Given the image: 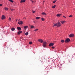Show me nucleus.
Masks as SVG:
<instances>
[{
  "label": "nucleus",
  "mask_w": 75,
  "mask_h": 75,
  "mask_svg": "<svg viewBox=\"0 0 75 75\" xmlns=\"http://www.w3.org/2000/svg\"><path fill=\"white\" fill-rule=\"evenodd\" d=\"M65 22H66L65 21H62L61 22V23L62 24H64V23H65Z\"/></svg>",
  "instance_id": "nucleus-17"
},
{
  "label": "nucleus",
  "mask_w": 75,
  "mask_h": 75,
  "mask_svg": "<svg viewBox=\"0 0 75 75\" xmlns=\"http://www.w3.org/2000/svg\"><path fill=\"white\" fill-rule=\"evenodd\" d=\"M31 1L32 3H35L36 2V1H33L32 0H30Z\"/></svg>",
  "instance_id": "nucleus-9"
},
{
  "label": "nucleus",
  "mask_w": 75,
  "mask_h": 75,
  "mask_svg": "<svg viewBox=\"0 0 75 75\" xmlns=\"http://www.w3.org/2000/svg\"><path fill=\"white\" fill-rule=\"evenodd\" d=\"M23 21H20L19 22H18V24H19V25H22L23 24Z\"/></svg>",
  "instance_id": "nucleus-4"
},
{
  "label": "nucleus",
  "mask_w": 75,
  "mask_h": 75,
  "mask_svg": "<svg viewBox=\"0 0 75 75\" xmlns=\"http://www.w3.org/2000/svg\"><path fill=\"white\" fill-rule=\"evenodd\" d=\"M14 10V9H11V11H13V10Z\"/></svg>",
  "instance_id": "nucleus-33"
},
{
  "label": "nucleus",
  "mask_w": 75,
  "mask_h": 75,
  "mask_svg": "<svg viewBox=\"0 0 75 75\" xmlns=\"http://www.w3.org/2000/svg\"><path fill=\"white\" fill-rule=\"evenodd\" d=\"M2 5L1 4H0V6H2Z\"/></svg>",
  "instance_id": "nucleus-35"
},
{
  "label": "nucleus",
  "mask_w": 75,
  "mask_h": 75,
  "mask_svg": "<svg viewBox=\"0 0 75 75\" xmlns=\"http://www.w3.org/2000/svg\"><path fill=\"white\" fill-rule=\"evenodd\" d=\"M64 17V18H67L65 16H63Z\"/></svg>",
  "instance_id": "nucleus-36"
},
{
  "label": "nucleus",
  "mask_w": 75,
  "mask_h": 75,
  "mask_svg": "<svg viewBox=\"0 0 75 75\" xmlns=\"http://www.w3.org/2000/svg\"><path fill=\"white\" fill-rule=\"evenodd\" d=\"M9 1H10L12 3H13V0H9Z\"/></svg>",
  "instance_id": "nucleus-28"
},
{
  "label": "nucleus",
  "mask_w": 75,
  "mask_h": 75,
  "mask_svg": "<svg viewBox=\"0 0 75 75\" xmlns=\"http://www.w3.org/2000/svg\"><path fill=\"white\" fill-rule=\"evenodd\" d=\"M25 0H21V3H24V2H25Z\"/></svg>",
  "instance_id": "nucleus-11"
},
{
  "label": "nucleus",
  "mask_w": 75,
  "mask_h": 75,
  "mask_svg": "<svg viewBox=\"0 0 75 75\" xmlns=\"http://www.w3.org/2000/svg\"><path fill=\"white\" fill-rule=\"evenodd\" d=\"M57 27H60L61 25V23L60 22H58V23H57Z\"/></svg>",
  "instance_id": "nucleus-3"
},
{
  "label": "nucleus",
  "mask_w": 75,
  "mask_h": 75,
  "mask_svg": "<svg viewBox=\"0 0 75 75\" xmlns=\"http://www.w3.org/2000/svg\"><path fill=\"white\" fill-rule=\"evenodd\" d=\"M24 28L25 29V28H28V26H24Z\"/></svg>",
  "instance_id": "nucleus-23"
},
{
  "label": "nucleus",
  "mask_w": 75,
  "mask_h": 75,
  "mask_svg": "<svg viewBox=\"0 0 75 75\" xmlns=\"http://www.w3.org/2000/svg\"><path fill=\"white\" fill-rule=\"evenodd\" d=\"M16 21H17V20H16Z\"/></svg>",
  "instance_id": "nucleus-39"
},
{
  "label": "nucleus",
  "mask_w": 75,
  "mask_h": 75,
  "mask_svg": "<svg viewBox=\"0 0 75 75\" xmlns=\"http://www.w3.org/2000/svg\"><path fill=\"white\" fill-rule=\"evenodd\" d=\"M8 20L9 21H11V18H9Z\"/></svg>",
  "instance_id": "nucleus-30"
},
{
  "label": "nucleus",
  "mask_w": 75,
  "mask_h": 75,
  "mask_svg": "<svg viewBox=\"0 0 75 75\" xmlns=\"http://www.w3.org/2000/svg\"><path fill=\"white\" fill-rule=\"evenodd\" d=\"M32 43H33V42H29V44L31 45V44H32Z\"/></svg>",
  "instance_id": "nucleus-29"
},
{
  "label": "nucleus",
  "mask_w": 75,
  "mask_h": 75,
  "mask_svg": "<svg viewBox=\"0 0 75 75\" xmlns=\"http://www.w3.org/2000/svg\"><path fill=\"white\" fill-rule=\"evenodd\" d=\"M44 2H45V1H43V3H44Z\"/></svg>",
  "instance_id": "nucleus-37"
},
{
  "label": "nucleus",
  "mask_w": 75,
  "mask_h": 75,
  "mask_svg": "<svg viewBox=\"0 0 75 75\" xmlns=\"http://www.w3.org/2000/svg\"><path fill=\"white\" fill-rule=\"evenodd\" d=\"M40 17H36V20H38V19H40Z\"/></svg>",
  "instance_id": "nucleus-20"
},
{
  "label": "nucleus",
  "mask_w": 75,
  "mask_h": 75,
  "mask_svg": "<svg viewBox=\"0 0 75 75\" xmlns=\"http://www.w3.org/2000/svg\"><path fill=\"white\" fill-rule=\"evenodd\" d=\"M70 41V39L67 38V39L65 40V42H69Z\"/></svg>",
  "instance_id": "nucleus-2"
},
{
  "label": "nucleus",
  "mask_w": 75,
  "mask_h": 75,
  "mask_svg": "<svg viewBox=\"0 0 75 75\" xmlns=\"http://www.w3.org/2000/svg\"><path fill=\"white\" fill-rule=\"evenodd\" d=\"M11 30L12 31H14L15 30V28H11Z\"/></svg>",
  "instance_id": "nucleus-15"
},
{
  "label": "nucleus",
  "mask_w": 75,
  "mask_h": 75,
  "mask_svg": "<svg viewBox=\"0 0 75 75\" xmlns=\"http://www.w3.org/2000/svg\"><path fill=\"white\" fill-rule=\"evenodd\" d=\"M52 48H53V49H54V48H55V47H52Z\"/></svg>",
  "instance_id": "nucleus-34"
},
{
  "label": "nucleus",
  "mask_w": 75,
  "mask_h": 75,
  "mask_svg": "<svg viewBox=\"0 0 75 75\" xmlns=\"http://www.w3.org/2000/svg\"><path fill=\"white\" fill-rule=\"evenodd\" d=\"M55 7H56V5H55L54 6L52 7V8H55Z\"/></svg>",
  "instance_id": "nucleus-21"
},
{
  "label": "nucleus",
  "mask_w": 75,
  "mask_h": 75,
  "mask_svg": "<svg viewBox=\"0 0 75 75\" xmlns=\"http://www.w3.org/2000/svg\"><path fill=\"white\" fill-rule=\"evenodd\" d=\"M18 20V21H19V20H20V19H19V20Z\"/></svg>",
  "instance_id": "nucleus-42"
},
{
  "label": "nucleus",
  "mask_w": 75,
  "mask_h": 75,
  "mask_svg": "<svg viewBox=\"0 0 75 75\" xmlns=\"http://www.w3.org/2000/svg\"><path fill=\"white\" fill-rule=\"evenodd\" d=\"M6 18V17H5V16L4 15H2V16L1 19L2 20H4Z\"/></svg>",
  "instance_id": "nucleus-7"
},
{
  "label": "nucleus",
  "mask_w": 75,
  "mask_h": 75,
  "mask_svg": "<svg viewBox=\"0 0 75 75\" xmlns=\"http://www.w3.org/2000/svg\"><path fill=\"white\" fill-rule=\"evenodd\" d=\"M35 28V26L33 25H31L30 27V28Z\"/></svg>",
  "instance_id": "nucleus-14"
},
{
  "label": "nucleus",
  "mask_w": 75,
  "mask_h": 75,
  "mask_svg": "<svg viewBox=\"0 0 75 75\" xmlns=\"http://www.w3.org/2000/svg\"><path fill=\"white\" fill-rule=\"evenodd\" d=\"M47 45V42H43V46L44 48H45Z\"/></svg>",
  "instance_id": "nucleus-1"
},
{
  "label": "nucleus",
  "mask_w": 75,
  "mask_h": 75,
  "mask_svg": "<svg viewBox=\"0 0 75 75\" xmlns=\"http://www.w3.org/2000/svg\"><path fill=\"white\" fill-rule=\"evenodd\" d=\"M54 45V44L53 43H50L49 45V47H52V46H53Z\"/></svg>",
  "instance_id": "nucleus-8"
},
{
  "label": "nucleus",
  "mask_w": 75,
  "mask_h": 75,
  "mask_svg": "<svg viewBox=\"0 0 75 75\" xmlns=\"http://www.w3.org/2000/svg\"><path fill=\"white\" fill-rule=\"evenodd\" d=\"M57 23H55L54 24V25L53 26V27H57Z\"/></svg>",
  "instance_id": "nucleus-12"
},
{
  "label": "nucleus",
  "mask_w": 75,
  "mask_h": 75,
  "mask_svg": "<svg viewBox=\"0 0 75 75\" xmlns=\"http://www.w3.org/2000/svg\"><path fill=\"white\" fill-rule=\"evenodd\" d=\"M23 18L24 19V18H25V19H26V18Z\"/></svg>",
  "instance_id": "nucleus-38"
},
{
  "label": "nucleus",
  "mask_w": 75,
  "mask_h": 75,
  "mask_svg": "<svg viewBox=\"0 0 75 75\" xmlns=\"http://www.w3.org/2000/svg\"><path fill=\"white\" fill-rule=\"evenodd\" d=\"M42 15H46L47 14L45 13H44V12H43L42 13Z\"/></svg>",
  "instance_id": "nucleus-19"
},
{
  "label": "nucleus",
  "mask_w": 75,
  "mask_h": 75,
  "mask_svg": "<svg viewBox=\"0 0 75 75\" xmlns=\"http://www.w3.org/2000/svg\"><path fill=\"white\" fill-rule=\"evenodd\" d=\"M69 17H72V15H71L69 16Z\"/></svg>",
  "instance_id": "nucleus-31"
},
{
  "label": "nucleus",
  "mask_w": 75,
  "mask_h": 75,
  "mask_svg": "<svg viewBox=\"0 0 75 75\" xmlns=\"http://www.w3.org/2000/svg\"><path fill=\"white\" fill-rule=\"evenodd\" d=\"M57 1V0H55L54 1H53V3H55Z\"/></svg>",
  "instance_id": "nucleus-24"
},
{
  "label": "nucleus",
  "mask_w": 75,
  "mask_h": 75,
  "mask_svg": "<svg viewBox=\"0 0 75 75\" xmlns=\"http://www.w3.org/2000/svg\"><path fill=\"white\" fill-rule=\"evenodd\" d=\"M42 58H44V57H42Z\"/></svg>",
  "instance_id": "nucleus-41"
},
{
  "label": "nucleus",
  "mask_w": 75,
  "mask_h": 75,
  "mask_svg": "<svg viewBox=\"0 0 75 75\" xmlns=\"http://www.w3.org/2000/svg\"><path fill=\"white\" fill-rule=\"evenodd\" d=\"M17 29L19 30V31H20L21 30V28L20 27H18L17 28Z\"/></svg>",
  "instance_id": "nucleus-13"
},
{
  "label": "nucleus",
  "mask_w": 75,
  "mask_h": 75,
  "mask_svg": "<svg viewBox=\"0 0 75 75\" xmlns=\"http://www.w3.org/2000/svg\"><path fill=\"white\" fill-rule=\"evenodd\" d=\"M61 16V14H57V17H59V16Z\"/></svg>",
  "instance_id": "nucleus-16"
},
{
  "label": "nucleus",
  "mask_w": 75,
  "mask_h": 75,
  "mask_svg": "<svg viewBox=\"0 0 75 75\" xmlns=\"http://www.w3.org/2000/svg\"><path fill=\"white\" fill-rule=\"evenodd\" d=\"M34 23H35V22H34Z\"/></svg>",
  "instance_id": "nucleus-40"
},
{
  "label": "nucleus",
  "mask_w": 75,
  "mask_h": 75,
  "mask_svg": "<svg viewBox=\"0 0 75 75\" xmlns=\"http://www.w3.org/2000/svg\"><path fill=\"white\" fill-rule=\"evenodd\" d=\"M35 11H34L33 10L32 11V12L33 13H35Z\"/></svg>",
  "instance_id": "nucleus-32"
},
{
  "label": "nucleus",
  "mask_w": 75,
  "mask_h": 75,
  "mask_svg": "<svg viewBox=\"0 0 75 75\" xmlns=\"http://www.w3.org/2000/svg\"><path fill=\"white\" fill-rule=\"evenodd\" d=\"M41 20H42V21H44V20H45V19H44V18H42Z\"/></svg>",
  "instance_id": "nucleus-22"
},
{
  "label": "nucleus",
  "mask_w": 75,
  "mask_h": 75,
  "mask_svg": "<svg viewBox=\"0 0 75 75\" xmlns=\"http://www.w3.org/2000/svg\"><path fill=\"white\" fill-rule=\"evenodd\" d=\"M39 42H40L41 43H42L43 42V40L41 39H39L38 40Z\"/></svg>",
  "instance_id": "nucleus-6"
},
{
  "label": "nucleus",
  "mask_w": 75,
  "mask_h": 75,
  "mask_svg": "<svg viewBox=\"0 0 75 75\" xmlns=\"http://www.w3.org/2000/svg\"><path fill=\"white\" fill-rule=\"evenodd\" d=\"M28 34V32H26L25 33V35H27Z\"/></svg>",
  "instance_id": "nucleus-25"
},
{
  "label": "nucleus",
  "mask_w": 75,
  "mask_h": 75,
  "mask_svg": "<svg viewBox=\"0 0 75 75\" xmlns=\"http://www.w3.org/2000/svg\"><path fill=\"white\" fill-rule=\"evenodd\" d=\"M21 33H22V31H19V32H18V34L19 35V34H21Z\"/></svg>",
  "instance_id": "nucleus-10"
},
{
  "label": "nucleus",
  "mask_w": 75,
  "mask_h": 75,
  "mask_svg": "<svg viewBox=\"0 0 75 75\" xmlns=\"http://www.w3.org/2000/svg\"><path fill=\"white\" fill-rule=\"evenodd\" d=\"M61 42H62V43H63V42H64V40H61Z\"/></svg>",
  "instance_id": "nucleus-27"
},
{
  "label": "nucleus",
  "mask_w": 75,
  "mask_h": 75,
  "mask_svg": "<svg viewBox=\"0 0 75 75\" xmlns=\"http://www.w3.org/2000/svg\"><path fill=\"white\" fill-rule=\"evenodd\" d=\"M34 31H38V29H35L33 30Z\"/></svg>",
  "instance_id": "nucleus-18"
},
{
  "label": "nucleus",
  "mask_w": 75,
  "mask_h": 75,
  "mask_svg": "<svg viewBox=\"0 0 75 75\" xmlns=\"http://www.w3.org/2000/svg\"><path fill=\"white\" fill-rule=\"evenodd\" d=\"M74 36V35L73 34H71L69 35V37H73Z\"/></svg>",
  "instance_id": "nucleus-5"
},
{
  "label": "nucleus",
  "mask_w": 75,
  "mask_h": 75,
  "mask_svg": "<svg viewBox=\"0 0 75 75\" xmlns=\"http://www.w3.org/2000/svg\"><path fill=\"white\" fill-rule=\"evenodd\" d=\"M8 8H7V7H5V10H8Z\"/></svg>",
  "instance_id": "nucleus-26"
}]
</instances>
